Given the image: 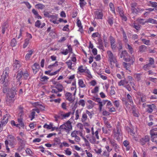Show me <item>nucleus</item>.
Here are the masks:
<instances>
[{
	"label": "nucleus",
	"instance_id": "nucleus-30",
	"mask_svg": "<svg viewBox=\"0 0 157 157\" xmlns=\"http://www.w3.org/2000/svg\"><path fill=\"white\" fill-rule=\"evenodd\" d=\"M87 119V116L86 113H83L81 118V121L82 122H85Z\"/></svg>",
	"mask_w": 157,
	"mask_h": 157
},
{
	"label": "nucleus",
	"instance_id": "nucleus-42",
	"mask_svg": "<svg viewBox=\"0 0 157 157\" xmlns=\"http://www.w3.org/2000/svg\"><path fill=\"white\" fill-rule=\"evenodd\" d=\"M9 67H6L4 71H3V74H4V75H6V76H9Z\"/></svg>",
	"mask_w": 157,
	"mask_h": 157
},
{
	"label": "nucleus",
	"instance_id": "nucleus-9",
	"mask_svg": "<svg viewBox=\"0 0 157 157\" xmlns=\"http://www.w3.org/2000/svg\"><path fill=\"white\" fill-rule=\"evenodd\" d=\"M65 96L67 100L71 102H73L75 99V97H73L72 94L70 93H67L65 94Z\"/></svg>",
	"mask_w": 157,
	"mask_h": 157
},
{
	"label": "nucleus",
	"instance_id": "nucleus-59",
	"mask_svg": "<svg viewBox=\"0 0 157 157\" xmlns=\"http://www.w3.org/2000/svg\"><path fill=\"white\" fill-rule=\"evenodd\" d=\"M132 27H133L134 28L136 29L137 30H139L140 27L139 25H136L134 23L133 24H132Z\"/></svg>",
	"mask_w": 157,
	"mask_h": 157
},
{
	"label": "nucleus",
	"instance_id": "nucleus-15",
	"mask_svg": "<svg viewBox=\"0 0 157 157\" xmlns=\"http://www.w3.org/2000/svg\"><path fill=\"white\" fill-rule=\"evenodd\" d=\"M149 141V137L148 136H146L144 138H141L140 142L142 145H144L145 143Z\"/></svg>",
	"mask_w": 157,
	"mask_h": 157
},
{
	"label": "nucleus",
	"instance_id": "nucleus-54",
	"mask_svg": "<svg viewBox=\"0 0 157 157\" xmlns=\"http://www.w3.org/2000/svg\"><path fill=\"white\" fill-rule=\"evenodd\" d=\"M21 3L22 4V3L25 4V5H26V6H27V7H28V8L29 9H30L31 7V5H30V4H29V2H27L24 1V2H22Z\"/></svg>",
	"mask_w": 157,
	"mask_h": 157
},
{
	"label": "nucleus",
	"instance_id": "nucleus-33",
	"mask_svg": "<svg viewBox=\"0 0 157 157\" xmlns=\"http://www.w3.org/2000/svg\"><path fill=\"white\" fill-rule=\"evenodd\" d=\"M147 23H150L152 24H157V21L151 18H149L147 20Z\"/></svg>",
	"mask_w": 157,
	"mask_h": 157
},
{
	"label": "nucleus",
	"instance_id": "nucleus-19",
	"mask_svg": "<svg viewBox=\"0 0 157 157\" xmlns=\"http://www.w3.org/2000/svg\"><path fill=\"white\" fill-rule=\"evenodd\" d=\"M139 52H143L147 51V48L144 45H141L139 47Z\"/></svg>",
	"mask_w": 157,
	"mask_h": 157
},
{
	"label": "nucleus",
	"instance_id": "nucleus-5",
	"mask_svg": "<svg viewBox=\"0 0 157 157\" xmlns=\"http://www.w3.org/2000/svg\"><path fill=\"white\" fill-rule=\"evenodd\" d=\"M21 66L20 62L18 60L15 59L14 61L13 65V70L15 71H17Z\"/></svg>",
	"mask_w": 157,
	"mask_h": 157
},
{
	"label": "nucleus",
	"instance_id": "nucleus-10",
	"mask_svg": "<svg viewBox=\"0 0 157 157\" xmlns=\"http://www.w3.org/2000/svg\"><path fill=\"white\" fill-rule=\"evenodd\" d=\"M15 100L14 98H12L8 96L6 98V103L8 105H10L14 103Z\"/></svg>",
	"mask_w": 157,
	"mask_h": 157
},
{
	"label": "nucleus",
	"instance_id": "nucleus-51",
	"mask_svg": "<svg viewBox=\"0 0 157 157\" xmlns=\"http://www.w3.org/2000/svg\"><path fill=\"white\" fill-rule=\"evenodd\" d=\"M142 41L144 43L147 45H150V40H146L145 39H143L142 40Z\"/></svg>",
	"mask_w": 157,
	"mask_h": 157
},
{
	"label": "nucleus",
	"instance_id": "nucleus-56",
	"mask_svg": "<svg viewBox=\"0 0 157 157\" xmlns=\"http://www.w3.org/2000/svg\"><path fill=\"white\" fill-rule=\"evenodd\" d=\"M127 98L128 101L131 103H133L132 100V97L129 94H128L127 95Z\"/></svg>",
	"mask_w": 157,
	"mask_h": 157
},
{
	"label": "nucleus",
	"instance_id": "nucleus-12",
	"mask_svg": "<svg viewBox=\"0 0 157 157\" xmlns=\"http://www.w3.org/2000/svg\"><path fill=\"white\" fill-rule=\"evenodd\" d=\"M107 54L111 62L115 63L116 62V60L114 57L113 54L111 51H108L107 52Z\"/></svg>",
	"mask_w": 157,
	"mask_h": 157
},
{
	"label": "nucleus",
	"instance_id": "nucleus-28",
	"mask_svg": "<svg viewBox=\"0 0 157 157\" xmlns=\"http://www.w3.org/2000/svg\"><path fill=\"white\" fill-rule=\"evenodd\" d=\"M142 75L140 73L135 74H134V77L137 81H139L141 79Z\"/></svg>",
	"mask_w": 157,
	"mask_h": 157
},
{
	"label": "nucleus",
	"instance_id": "nucleus-44",
	"mask_svg": "<svg viewBox=\"0 0 157 157\" xmlns=\"http://www.w3.org/2000/svg\"><path fill=\"white\" fill-rule=\"evenodd\" d=\"M78 132H79V131H73L71 134V136L73 137H75L77 136Z\"/></svg>",
	"mask_w": 157,
	"mask_h": 157
},
{
	"label": "nucleus",
	"instance_id": "nucleus-36",
	"mask_svg": "<svg viewBox=\"0 0 157 157\" xmlns=\"http://www.w3.org/2000/svg\"><path fill=\"white\" fill-rule=\"evenodd\" d=\"M17 44V42L15 38H13L11 40L10 45L11 46L13 47L16 46Z\"/></svg>",
	"mask_w": 157,
	"mask_h": 157
},
{
	"label": "nucleus",
	"instance_id": "nucleus-21",
	"mask_svg": "<svg viewBox=\"0 0 157 157\" xmlns=\"http://www.w3.org/2000/svg\"><path fill=\"white\" fill-rule=\"evenodd\" d=\"M55 88H56L59 92L62 91L63 88V85L60 83L56 84Z\"/></svg>",
	"mask_w": 157,
	"mask_h": 157
},
{
	"label": "nucleus",
	"instance_id": "nucleus-53",
	"mask_svg": "<svg viewBox=\"0 0 157 157\" xmlns=\"http://www.w3.org/2000/svg\"><path fill=\"white\" fill-rule=\"evenodd\" d=\"M109 6L110 7V10L112 11L113 13H115V10L114 7V6L113 4L112 3H110L109 4Z\"/></svg>",
	"mask_w": 157,
	"mask_h": 157
},
{
	"label": "nucleus",
	"instance_id": "nucleus-8",
	"mask_svg": "<svg viewBox=\"0 0 157 157\" xmlns=\"http://www.w3.org/2000/svg\"><path fill=\"white\" fill-rule=\"evenodd\" d=\"M110 40L111 48L113 51H115L116 49L117 46L115 44V41L114 38L112 36H110Z\"/></svg>",
	"mask_w": 157,
	"mask_h": 157
},
{
	"label": "nucleus",
	"instance_id": "nucleus-20",
	"mask_svg": "<svg viewBox=\"0 0 157 157\" xmlns=\"http://www.w3.org/2000/svg\"><path fill=\"white\" fill-rule=\"evenodd\" d=\"M21 73L22 76V78L25 79H27L29 77V74L28 72L27 71H25L23 72L21 71Z\"/></svg>",
	"mask_w": 157,
	"mask_h": 157
},
{
	"label": "nucleus",
	"instance_id": "nucleus-39",
	"mask_svg": "<svg viewBox=\"0 0 157 157\" xmlns=\"http://www.w3.org/2000/svg\"><path fill=\"white\" fill-rule=\"evenodd\" d=\"M77 25L78 27H79V30L81 32L82 30V24L81 22L79 20H78L77 22Z\"/></svg>",
	"mask_w": 157,
	"mask_h": 157
},
{
	"label": "nucleus",
	"instance_id": "nucleus-25",
	"mask_svg": "<svg viewBox=\"0 0 157 157\" xmlns=\"http://www.w3.org/2000/svg\"><path fill=\"white\" fill-rule=\"evenodd\" d=\"M136 21L140 24L142 25H144L145 23H147V20H145V19L138 18L137 19Z\"/></svg>",
	"mask_w": 157,
	"mask_h": 157
},
{
	"label": "nucleus",
	"instance_id": "nucleus-52",
	"mask_svg": "<svg viewBox=\"0 0 157 157\" xmlns=\"http://www.w3.org/2000/svg\"><path fill=\"white\" fill-rule=\"evenodd\" d=\"M80 112H79L78 109L76 110L75 112V120H77L78 119L79 117V113H80Z\"/></svg>",
	"mask_w": 157,
	"mask_h": 157
},
{
	"label": "nucleus",
	"instance_id": "nucleus-2",
	"mask_svg": "<svg viewBox=\"0 0 157 157\" xmlns=\"http://www.w3.org/2000/svg\"><path fill=\"white\" fill-rule=\"evenodd\" d=\"M10 117L9 114H6L3 116L2 119V116L0 114V132L2 131L3 126L7 124Z\"/></svg>",
	"mask_w": 157,
	"mask_h": 157
},
{
	"label": "nucleus",
	"instance_id": "nucleus-16",
	"mask_svg": "<svg viewBox=\"0 0 157 157\" xmlns=\"http://www.w3.org/2000/svg\"><path fill=\"white\" fill-rule=\"evenodd\" d=\"M125 46L126 48L128 49V52L131 54H132L133 53V50L132 47L127 43H126Z\"/></svg>",
	"mask_w": 157,
	"mask_h": 157
},
{
	"label": "nucleus",
	"instance_id": "nucleus-29",
	"mask_svg": "<svg viewBox=\"0 0 157 157\" xmlns=\"http://www.w3.org/2000/svg\"><path fill=\"white\" fill-rule=\"evenodd\" d=\"M90 143L93 144H98L99 143L98 141H97L94 137H92L89 140Z\"/></svg>",
	"mask_w": 157,
	"mask_h": 157
},
{
	"label": "nucleus",
	"instance_id": "nucleus-57",
	"mask_svg": "<svg viewBox=\"0 0 157 157\" xmlns=\"http://www.w3.org/2000/svg\"><path fill=\"white\" fill-rule=\"evenodd\" d=\"M121 17L122 18V20L124 21H126L127 20V18L125 16L124 14H123V13L122 11H121Z\"/></svg>",
	"mask_w": 157,
	"mask_h": 157
},
{
	"label": "nucleus",
	"instance_id": "nucleus-46",
	"mask_svg": "<svg viewBox=\"0 0 157 157\" xmlns=\"http://www.w3.org/2000/svg\"><path fill=\"white\" fill-rule=\"evenodd\" d=\"M117 134H118V136L121 135L122 134L121 131V129L120 127L118 125L117 127Z\"/></svg>",
	"mask_w": 157,
	"mask_h": 157
},
{
	"label": "nucleus",
	"instance_id": "nucleus-62",
	"mask_svg": "<svg viewBox=\"0 0 157 157\" xmlns=\"http://www.w3.org/2000/svg\"><path fill=\"white\" fill-rule=\"evenodd\" d=\"M110 142L111 143V144L113 147H115L116 145H117V144L115 142V141L114 140H110Z\"/></svg>",
	"mask_w": 157,
	"mask_h": 157
},
{
	"label": "nucleus",
	"instance_id": "nucleus-32",
	"mask_svg": "<svg viewBox=\"0 0 157 157\" xmlns=\"http://www.w3.org/2000/svg\"><path fill=\"white\" fill-rule=\"evenodd\" d=\"M107 22L110 26H112L113 24V18L112 17H109L107 19Z\"/></svg>",
	"mask_w": 157,
	"mask_h": 157
},
{
	"label": "nucleus",
	"instance_id": "nucleus-26",
	"mask_svg": "<svg viewBox=\"0 0 157 157\" xmlns=\"http://www.w3.org/2000/svg\"><path fill=\"white\" fill-rule=\"evenodd\" d=\"M8 26V25L6 22H5L3 25L2 29V33L3 34H4L5 33L6 29H7Z\"/></svg>",
	"mask_w": 157,
	"mask_h": 157
},
{
	"label": "nucleus",
	"instance_id": "nucleus-18",
	"mask_svg": "<svg viewBox=\"0 0 157 157\" xmlns=\"http://www.w3.org/2000/svg\"><path fill=\"white\" fill-rule=\"evenodd\" d=\"M128 82V81L125 79H124V80H121L120 82H118V84L120 86H124L125 85H126L127 84Z\"/></svg>",
	"mask_w": 157,
	"mask_h": 157
},
{
	"label": "nucleus",
	"instance_id": "nucleus-58",
	"mask_svg": "<svg viewBox=\"0 0 157 157\" xmlns=\"http://www.w3.org/2000/svg\"><path fill=\"white\" fill-rule=\"evenodd\" d=\"M78 104L79 105H81L82 107H84L85 105V101L84 100H80Z\"/></svg>",
	"mask_w": 157,
	"mask_h": 157
},
{
	"label": "nucleus",
	"instance_id": "nucleus-24",
	"mask_svg": "<svg viewBox=\"0 0 157 157\" xmlns=\"http://www.w3.org/2000/svg\"><path fill=\"white\" fill-rule=\"evenodd\" d=\"M28 52L29 53L26 54L25 56V59L26 60H28L29 59L33 53V51L31 50L29 51Z\"/></svg>",
	"mask_w": 157,
	"mask_h": 157
},
{
	"label": "nucleus",
	"instance_id": "nucleus-17",
	"mask_svg": "<svg viewBox=\"0 0 157 157\" xmlns=\"http://www.w3.org/2000/svg\"><path fill=\"white\" fill-rule=\"evenodd\" d=\"M95 17L98 19H102L103 17L102 13L101 12L96 11L94 13Z\"/></svg>",
	"mask_w": 157,
	"mask_h": 157
},
{
	"label": "nucleus",
	"instance_id": "nucleus-4",
	"mask_svg": "<svg viewBox=\"0 0 157 157\" xmlns=\"http://www.w3.org/2000/svg\"><path fill=\"white\" fill-rule=\"evenodd\" d=\"M9 78V76H6V75H4V74H2L0 80V82L2 84H3L5 83L4 86H7L8 85V82Z\"/></svg>",
	"mask_w": 157,
	"mask_h": 157
},
{
	"label": "nucleus",
	"instance_id": "nucleus-27",
	"mask_svg": "<svg viewBox=\"0 0 157 157\" xmlns=\"http://www.w3.org/2000/svg\"><path fill=\"white\" fill-rule=\"evenodd\" d=\"M122 31L123 34V40L125 43H127L128 42V39L126 34L124 30L122 29Z\"/></svg>",
	"mask_w": 157,
	"mask_h": 157
},
{
	"label": "nucleus",
	"instance_id": "nucleus-43",
	"mask_svg": "<svg viewBox=\"0 0 157 157\" xmlns=\"http://www.w3.org/2000/svg\"><path fill=\"white\" fill-rule=\"evenodd\" d=\"M22 77V76L21 72V71L19 73H18L17 75L16 78L17 81H19L20 79Z\"/></svg>",
	"mask_w": 157,
	"mask_h": 157
},
{
	"label": "nucleus",
	"instance_id": "nucleus-38",
	"mask_svg": "<svg viewBox=\"0 0 157 157\" xmlns=\"http://www.w3.org/2000/svg\"><path fill=\"white\" fill-rule=\"evenodd\" d=\"M149 6H151L152 7L157 8V3L150 1L149 2Z\"/></svg>",
	"mask_w": 157,
	"mask_h": 157
},
{
	"label": "nucleus",
	"instance_id": "nucleus-50",
	"mask_svg": "<svg viewBox=\"0 0 157 157\" xmlns=\"http://www.w3.org/2000/svg\"><path fill=\"white\" fill-rule=\"evenodd\" d=\"M82 66H80L78 68V71L79 72L83 73L85 71V70L83 69Z\"/></svg>",
	"mask_w": 157,
	"mask_h": 157
},
{
	"label": "nucleus",
	"instance_id": "nucleus-61",
	"mask_svg": "<svg viewBox=\"0 0 157 157\" xmlns=\"http://www.w3.org/2000/svg\"><path fill=\"white\" fill-rule=\"evenodd\" d=\"M40 24L41 23L40 21L39 20H37L35 23V26L36 27L39 28L40 27Z\"/></svg>",
	"mask_w": 157,
	"mask_h": 157
},
{
	"label": "nucleus",
	"instance_id": "nucleus-40",
	"mask_svg": "<svg viewBox=\"0 0 157 157\" xmlns=\"http://www.w3.org/2000/svg\"><path fill=\"white\" fill-rule=\"evenodd\" d=\"M30 40L28 39H26L25 41V43L23 45V48H25L28 45Z\"/></svg>",
	"mask_w": 157,
	"mask_h": 157
},
{
	"label": "nucleus",
	"instance_id": "nucleus-3",
	"mask_svg": "<svg viewBox=\"0 0 157 157\" xmlns=\"http://www.w3.org/2000/svg\"><path fill=\"white\" fill-rule=\"evenodd\" d=\"M155 131H157V128H153L150 131V134L151 138V141L157 143V140H155V138L157 137V132H155Z\"/></svg>",
	"mask_w": 157,
	"mask_h": 157
},
{
	"label": "nucleus",
	"instance_id": "nucleus-41",
	"mask_svg": "<svg viewBox=\"0 0 157 157\" xmlns=\"http://www.w3.org/2000/svg\"><path fill=\"white\" fill-rule=\"evenodd\" d=\"M8 140H7L8 141V142L9 141L14 142L15 138L13 136L9 135L8 137Z\"/></svg>",
	"mask_w": 157,
	"mask_h": 157
},
{
	"label": "nucleus",
	"instance_id": "nucleus-13",
	"mask_svg": "<svg viewBox=\"0 0 157 157\" xmlns=\"http://www.w3.org/2000/svg\"><path fill=\"white\" fill-rule=\"evenodd\" d=\"M147 106L148 108L146 109L147 111L149 113H151L153 111L156 109V106L154 104L147 105Z\"/></svg>",
	"mask_w": 157,
	"mask_h": 157
},
{
	"label": "nucleus",
	"instance_id": "nucleus-60",
	"mask_svg": "<svg viewBox=\"0 0 157 157\" xmlns=\"http://www.w3.org/2000/svg\"><path fill=\"white\" fill-rule=\"evenodd\" d=\"M65 152L67 155H70L71 154V152L69 150V148H67L65 151Z\"/></svg>",
	"mask_w": 157,
	"mask_h": 157
},
{
	"label": "nucleus",
	"instance_id": "nucleus-45",
	"mask_svg": "<svg viewBox=\"0 0 157 157\" xmlns=\"http://www.w3.org/2000/svg\"><path fill=\"white\" fill-rule=\"evenodd\" d=\"M123 65L126 70H128L131 64L124 62Z\"/></svg>",
	"mask_w": 157,
	"mask_h": 157
},
{
	"label": "nucleus",
	"instance_id": "nucleus-1",
	"mask_svg": "<svg viewBox=\"0 0 157 157\" xmlns=\"http://www.w3.org/2000/svg\"><path fill=\"white\" fill-rule=\"evenodd\" d=\"M72 128L71 122L69 121L64 123L59 127V131L60 132L65 131L69 133L70 131L72 130Z\"/></svg>",
	"mask_w": 157,
	"mask_h": 157
},
{
	"label": "nucleus",
	"instance_id": "nucleus-11",
	"mask_svg": "<svg viewBox=\"0 0 157 157\" xmlns=\"http://www.w3.org/2000/svg\"><path fill=\"white\" fill-rule=\"evenodd\" d=\"M17 90L16 87H13L10 89L9 94V96L12 98H14L15 96L17 94Z\"/></svg>",
	"mask_w": 157,
	"mask_h": 157
},
{
	"label": "nucleus",
	"instance_id": "nucleus-37",
	"mask_svg": "<svg viewBox=\"0 0 157 157\" xmlns=\"http://www.w3.org/2000/svg\"><path fill=\"white\" fill-rule=\"evenodd\" d=\"M35 7L39 9H42L45 7V6L42 4L39 3L36 5Z\"/></svg>",
	"mask_w": 157,
	"mask_h": 157
},
{
	"label": "nucleus",
	"instance_id": "nucleus-14",
	"mask_svg": "<svg viewBox=\"0 0 157 157\" xmlns=\"http://www.w3.org/2000/svg\"><path fill=\"white\" fill-rule=\"evenodd\" d=\"M50 21L51 22H52L54 24H58L59 23L58 20H57V15H52L50 16Z\"/></svg>",
	"mask_w": 157,
	"mask_h": 157
},
{
	"label": "nucleus",
	"instance_id": "nucleus-49",
	"mask_svg": "<svg viewBox=\"0 0 157 157\" xmlns=\"http://www.w3.org/2000/svg\"><path fill=\"white\" fill-rule=\"evenodd\" d=\"M48 78L47 77L44 76L42 77H41L40 80L42 82H46L48 81Z\"/></svg>",
	"mask_w": 157,
	"mask_h": 157
},
{
	"label": "nucleus",
	"instance_id": "nucleus-23",
	"mask_svg": "<svg viewBox=\"0 0 157 157\" xmlns=\"http://www.w3.org/2000/svg\"><path fill=\"white\" fill-rule=\"evenodd\" d=\"M128 55V54L126 50H124L121 53L120 55L121 58H123L124 59L126 57H127Z\"/></svg>",
	"mask_w": 157,
	"mask_h": 157
},
{
	"label": "nucleus",
	"instance_id": "nucleus-22",
	"mask_svg": "<svg viewBox=\"0 0 157 157\" xmlns=\"http://www.w3.org/2000/svg\"><path fill=\"white\" fill-rule=\"evenodd\" d=\"M17 121L19 123V124H16L15 126H16L17 127H18L19 126L23 127L24 126V124L23 121H22V119L21 118L17 119Z\"/></svg>",
	"mask_w": 157,
	"mask_h": 157
},
{
	"label": "nucleus",
	"instance_id": "nucleus-31",
	"mask_svg": "<svg viewBox=\"0 0 157 157\" xmlns=\"http://www.w3.org/2000/svg\"><path fill=\"white\" fill-rule=\"evenodd\" d=\"M123 144L124 146L126 147L127 150H128L130 149V147L129 146V143L128 140H124L123 142Z\"/></svg>",
	"mask_w": 157,
	"mask_h": 157
},
{
	"label": "nucleus",
	"instance_id": "nucleus-55",
	"mask_svg": "<svg viewBox=\"0 0 157 157\" xmlns=\"http://www.w3.org/2000/svg\"><path fill=\"white\" fill-rule=\"evenodd\" d=\"M61 114H59L58 115H56L54 117L56 121H57L58 119H61L62 117L61 116Z\"/></svg>",
	"mask_w": 157,
	"mask_h": 157
},
{
	"label": "nucleus",
	"instance_id": "nucleus-48",
	"mask_svg": "<svg viewBox=\"0 0 157 157\" xmlns=\"http://www.w3.org/2000/svg\"><path fill=\"white\" fill-rule=\"evenodd\" d=\"M66 63L67 64L68 67L70 69H71L72 68V62H71V61L70 60H69V61L67 62H66Z\"/></svg>",
	"mask_w": 157,
	"mask_h": 157
},
{
	"label": "nucleus",
	"instance_id": "nucleus-6",
	"mask_svg": "<svg viewBox=\"0 0 157 157\" xmlns=\"http://www.w3.org/2000/svg\"><path fill=\"white\" fill-rule=\"evenodd\" d=\"M131 9L133 13L137 14V13L140 11V9L138 8V10L136 8L137 6V4L136 2L132 3L131 4Z\"/></svg>",
	"mask_w": 157,
	"mask_h": 157
},
{
	"label": "nucleus",
	"instance_id": "nucleus-47",
	"mask_svg": "<svg viewBox=\"0 0 157 157\" xmlns=\"http://www.w3.org/2000/svg\"><path fill=\"white\" fill-rule=\"evenodd\" d=\"M44 127L48 129H50L52 128V124H50L49 125H48L46 124L44 125Z\"/></svg>",
	"mask_w": 157,
	"mask_h": 157
},
{
	"label": "nucleus",
	"instance_id": "nucleus-64",
	"mask_svg": "<svg viewBox=\"0 0 157 157\" xmlns=\"http://www.w3.org/2000/svg\"><path fill=\"white\" fill-rule=\"evenodd\" d=\"M26 152L27 154L29 155H31L32 154V152L29 148H27L26 150Z\"/></svg>",
	"mask_w": 157,
	"mask_h": 157
},
{
	"label": "nucleus",
	"instance_id": "nucleus-63",
	"mask_svg": "<svg viewBox=\"0 0 157 157\" xmlns=\"http://www.w3.org/2000/svg\"><path fill=\"white\" fill-rule=\"evenodd\" d=\"M114 105L117 107H119V103L118 100H116L113 102Z\"/></svg>",
	"mask_w": 157,
	"mask_h": 157
},
{
	"label": "nucleus",
	"instance_id": "nucleus-7",
	"mask_svg": "<svg viewBox=\"0 0 157 157\" xmlns=\"http://www.w3.org/2000/svg\"><path fill=\"white\" fill-rule=\"evenodd\" d=\"M17 138L19 144L20 145L19 148L21 150L24 148L26 141L24 140L21 139L19 136H17Z\"/></svg>",
	"mask_w": 157,
	"mask_h": 157
},
{
	"label": "nucleus",
	"instance_id": "nucleus-34",
	"mask_svg": "<svg viewBox=\"0 0 157 157\" xmlns=\"http://www.w3.org/2000/svg\"><path fill=\"white\" fill-rule=\"evenodd\" d=\"M71 112H69L68 113L65 114H61V116L62 117L61 119H63L66 117H68L71 114Z\"/></svg>",
	"mask_w": 157,
	"mask_h": 157
},
{
	"label": "nucleus",
	"instance_id": "nucleus-35",
	"mask_svg": "<svg viewBox=\"0 0 157 157\" xmlns=\"http://www.w3.org/2000/svg\"><path fill=\"white\" fill-rule=\"evenodd\" d=\"M78 84L79 86L81 88H83L86 86L85 85L82 79L78 80Z\"/></svg>",
	"mask_w": 157,
	"mask_h": 157
}]
</instances>
